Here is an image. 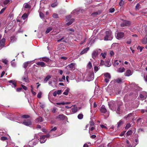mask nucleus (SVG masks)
Listing matches in <instances>:
<instances>
[{"mask_svg":"<svg viewBox=\"0 0 147 147\" xmlns=\"http://www.w3.org/2000/svg\"><path fill=\"white\" fill-rule=\"evenodd\" d=\"M109 106L110 109L112 111L115 110L116 107V105L111 102L109 104Z\"/></svg>","mask_w":147,"mask_h":147,"instance_id":"9","label":"nucleus"},{"mask_svg":"<svg viewBox=\"0 0 147 147\" xmlns=\"http://www.w3.org/2000/svg\"><path fill=\"white\" fill-rule=\"evenodd\" d=\"M100 49H97L95 50L92 52V57L94 59L98 57L99 53L101 51Z\"/></svg>","mask_w":147,"mask_h":147,"instance_id":"2","label":"nucleus"},{"mask_svg":"<svg viewBox=\"0 0 147 147\" xmlns=\"http://www.w3.org/2000/svg\"><path fill=\"white\" fill-rule=\"evenodd\" d=\"M106 55L107 54L105 53H102L100 54V56H102V58L103 59L105 58Z\"/></svg>","mask_w":147,"mask_h":147,"instance_id":"38","label":"nucleus"},{"mask_svg":"<svg viewBox=\"0 0 147 147\" xmlns=\"http://www.w3.org/2000/svg\"><path fill=\"white\" fill-rule=\"evenodd\" d=\"M5 41V39L4 38H3L0 41V46H3L4 45Z\"/></svg>","mask_w":147,"mask_h":147,"instance_id":"20","label":"nucleus"},{"mask_svg":"<svg viewBox=\"0 0 147 147\" xmlns=\"http://www.w3.org/2000/svg\"><path fill=\"white\" fill-rule=\"evenodd\" d=\"M147 96V93L146 92H141L140 95V97L142 99L144 100L146 98Z\"/></svg>","mask_w":147,"mask_h":147,"instance_id":"7","label":"nucleus"},{"mask_svg":"<svg viewBox=\"0 0 147 147\" xmlns=\"http://www.w3.org/2000/svg\"><path fill=\"white\" fill-rule=\"evenodd\" d=\"M24 8H30V6L27 3H26L24 4Z\"/></svg>","mask_w":147,"mask_h":147,"instance_id":"27","label":"nucleus"},{"mask_svg":"<svg viewBox=\"0 0 147 147\" xmlns=\"http://www.w3.org/2000/svg\"><path fill=\"white\" fill-rule=\"evenodd\" d=\"M33 143V140L30 141L29 142L28 144L26 146H25L24 147H33L34 146Z\"/></svg>","mask_w":147,"mask_h":147,"instance_id":"12","label":"nucleus"},{"mask_svg":"<svg viewBox=\"0 0 147 147\" xmlns=\"http://www.w3.org/2000/svg\"><path fill=\"white\" fill-rule=\"evenodd\" d=\"M94 77V74H90L89 76L87 78V80L89 81L92 80L93 79Z\"/></svg>","mask_w":147,"mask_h":147,"instance_id":"11","label":"nucleus"},{"mask_svg":"<svg viewBox=\"0 0 147 147\" xmlns=\"http://www.w3.org/2000/svg\"><path fill=\"white\" fill-rule=\"evenodd\" d=\"M105 77L107 78H111V76L110 74L109 73H106L104 74Z\"/></svg>","mask_w":147,"mask_h":147,"instance_id":"32","label":"nucleus"},{"mask_svg":"<svg viewBox=\"0 0 147 147\" xmlns=\"http://www.w3.org/2000/svg\"><path fill=\"white\" fill-rule=\"evenodd\" d=\"M124 35V34L123 32H119L117 33L116 37L118 39L123 38Z\"/></svg>","mask_w":147,"mask_h":147,"instance_id":"8","label":"nucleus"},{"mask_svg":"<svg viewBox=\"0 0 147 147\" xmlns=\"http://www.w3.org/2000/svg\"><path fill=\"white\" fill-rule=\"evenodd\" d=\"M6 7L3 8L0 11V14L2 13L6 9Z\"/></svg>","mask_w":147,"mask_h":147,"instance_id":"56","label":"nucleus"},{"mask_svg":"<svg viewBox=\"0 0 147 147\" xmlns=\"http://www.w3.org/2000/svg\"><path fill=\"white\" fill-rule=\"evenodd\" d=\"M132 74L131 72V70H127L125 74V75L128 76H131Z\"/></svg>","mask_w":147,"mask_h":147,"instance_id":"21","label":"nucleus"},{"mask_svg":"<svg viewBox=\"0 0 147 147\" xmlns=\"http://www.w3.org/2000/svg\"><path fill=\"white\" fill-rule=\"evenodd\" d=\"M105 35L104 37V40H111L113 38L111 31L109 30H106L105 32Z\"/></svg>","mask_w":147,"mask_h":147,"instance_id":"1","label":"nucleus"},{"mask_svg":"<svg viewBox=\"0 0 147 147\" xmlns=\"http://www.w3.org/2000/svg\"><path fill=\"white\" fill-rule=\"evenodd\" d=\"M2 61L3 63L6 64H7L8 61L6 59H2Z\"/></svg>","mask_w":147,"mask_h":147,"instance_id":"49","label":"nucleus"},{"mask_svg":"<svg viewBox=\"0 0 147 147\" xmlns=\"http://www.w3.org/2000/svg\"><path fill=\"white\" fill-rule=\"evenodd\" d=\"M40 104V107L42 108H44L45 107V105L44 104L40 102H39Z\"/></svg>","mask_w":147,"mask_h":147,"instance_id":"53","label":"nucleus"},{"mask_svg":"<svg viewBox=\"0 0 147 147\" xmlns=\"http://www.w3.org/2000/svg\"><path fill=\"white\" fill-rule=\"evenodd\" d=\"M132 132L131 130H129L127 133V135L129 136L131 135L132 133Z\"/></svg>","mask_w":147,"mask_h":147,"instance_id":"45","label":"nucleus"},{"mask_svg":"<svg viewBox=\"0 0 147 147\" xmlns=\"http://www.w3.org/2000/svg\"><path fill=\"white\" fill-rule=\"evenodd\" d=\"M105 63L104 61L102 60H101L100 64L101 65H103L104 64H105Z\"/></svg>","mask_w":147,"mask_h":147,"instance_id":"64","label":"nucleus"},{"mask_svg":"<svg viewBox=\"0 0 147 147\" xmlns=\"http://www.w3.org/2000/svg\"><path fill=\"white\" fill-rule=\"evenodd\" d=\"M22 80L26 82H28L29 80L28 78V76L26 74L24 75L22 78Z\"/></svg>","mask_w":147,"mask_h":147,"instance_id":"14","label":"nucleus"},{"mask_svg":"<svg viewBox=\"0 0 147 147\" xmlns=\"http://www.w3.org/2000/svg\"><path fill=\"white\" fill-rule=\"evenodd\" d=\"M119 61L117 60H115L114 61L113 63V65L114 67H117L119 65Z\"/></svg>","mask_w":147,"mask_h":147,"instance_id":"16","label":"nucleus"},{"mask_svg":"<svg viewBox=\"0 0 147 147\" xmlns=\"http://www.w3.org/2000/svg\"><path fill=\"white\" fill-rule=\"evenodd\" d=\"M100 12H96L92 13L91 15L93 16H96L97 15L100 14Z\"/></svg>","mask_w":147,"mask_h":147,"instance_id":"37","label":"nucleus"},{"mask_svg":"<svg viewBox=\"0 0 147 147\" xmlns=\"http://www.w3.org/2000/svg\"><path fill=\"white\" fill-rule=\"evenodd\" d=\"M1 140H2L4 141V140H7V138L6 137L3 136V137H1Z\"/></svg>","mask_w":147,"mask_h":147,"instance_id":"54","label":"nucleus"},{"mask_svg":"<svg viewBox=\"0 0 147 147\" xmlns=\"http://www.w3.org/2000/svg\"><path fill=\"white\" fill-rule=\"evenodd\" d=\"M74 21V19H71L67 23V25L68 26L71 25Z\"/></svg>","mask_w":147,"mask_h":147,"instance_id":"29","label":"nucleus"},{"mask_svg":"<svg viewBox=\"0 0 147 147\" xmlns=\"http://www.w3.org/2000/svg\"><path fill=\"white\" fill-rule=\"evenodd\" d=\"M69 92V90L68 89H66L64 92L63 93V94L67 95L68 94Z\"/></svg>","mask_w":147,"mask_h":147,"instance_id":"42","label":"nucleus"},{"mask_svg":"<svg viewBox=\"0 0 147 147\" xmlns=\"http://www.w3.org/2000/svg\"><path fill=\"white\" fill-rule=\"evenodd\" d=\"M11 86L12 87L15 88L16 87V82H13L12 84H11Z\"/></svg>","mask_w":147,"mask_h":147,"instance_id":"57","label":"nucleus"},{"mask_svg":"<svg viewBox=\"0 0 147 147\" xmlns=\"http://www.w3.org/2000/svg\"><path fill=\"white\" fill-rule=\"evenodd\" d=\"M36 64L39 65L41 66V67H44L46 66V64L45 63L42 62H39L36 63Z\"/></svg>","mask_w":147,"mask_h":147,"instance_id":"13","label":"nucleus"},{"mask_svg":"<svg viewBox=\"0 0 147 147\" xmlns=\"http://www.w3.org/2000/svg\"><path fill=\"white\" fill-rule=\"evenodd\" d=\"M98 70V68L97 66H95L94 67V71L95 72H96Z\"/></svg>","mask_w":147,"mask_h":147,"instance_id":"58","label":"nucleus"},{"mask_svg":"<svg viewBox=\"0 0 147 147\" xmlns=\"http://www.w3.org/2000/svg\"><path fill=\"white\" fill-rule=\"evenodd\" d=\"M115 10V9L113 8H112L109 9V12L111 13H112Z\"/></svg>","mask_w":147,"mask_h":147,"instance_id":"46","label":"nucleus"},{"mask_svg":"<svg viewBox=\"0 0 147 147\" xmlns=\"http://www.w3.org/2000/svg\"><path fill=\"white\" fill-rule=\"evenodd\" d=\"M144 48V47H140L139 46H138L137 47V49L138 50L139 49L140 51L141 52L142 50V49Z\"/></svg>","mask_w":147,"mask_h":147,"instance_id":"43","label":"nucleus"},{"mask_svg":"<svg viewBox=\"0 0 147 147\" xmlns=\"http://www.w3.org/2000/svg\"><path fill=\"white\" fill-rule=\"evenodd\" d=\"M32 61H28L24 63L23 64V67L26 68L28 65V64L31 63Z\"/></svg>","mask_w":147,"mask_h":147,"instance_id":"18","label":"nucleus"},{"mask_svg":"<svg viewBox=\"0 0 147 147\" xmlns=\"http://www.w3.org/2000/svg\"><path fill=\"white\" fill-rule=\"evenodd\" d=\"M52 29V28L50 27L47 28L46 31L45 33L46 34H48L51 31Z\"/></svg>","mask_w":147,"mask_h":147,"instance_id":"36","label":"nucleus"},{"mask_svg":"<svg viewBox=\"0 0 147 147\" xmlns=\"http://www.w3.org/2000/svg\"><path fill=\"white\" fill-rule=\"evenodd\" d=\"M76 64L75 63H72L68 65L65 67V69L68 70L73 71L75 68V66Z\"/></svg>","mask_w":147,"mask_h":147,"instance_id":"3","label":"nucleus"},{"mask_svg":"<svg viewBox=\"0 0 147 147\" xmlns=\"http://www.w3.org/2000/svg\"><path fill=\"white\" fill-rule=\"evenodd\" d=\"M100 126L102 128H104L106 129H107V127L106 126H105L104 125H100Z\"/></svg>","mask_w":147,"mask_h":147,"instance_id":"61","label":"nucleus"},{"mask_svg":"<svg viewBox=\"0 0 147 147\" xmlns=\"http://www.w3.org/2000/svg\"><path fill=\"white\" fill-rule=\"evenodd\" d=\"M105 66L109 67L111 66V63L109 61H107L105 63Z\"/></svg>","mask_w":147,"mask_h":147,"instance_id":"23","label":"nucleus"},{"mask_svg":"<svg viewBox=\"0 0 147 147\" xmlns=\"http://www.w3.org/2000/svg\"><path fill=\"white\" fill-rule=\"evenodd\" d=\"M57 108L55 107H54L52 108L51 109L52 112L53 113H55L57 110Z\"/></svg>","mask_w":147,"mask_h":147,"instance_id":"51","label":"nucleus"},{"mask_svg":"<svg viewBox=\"0 0 147 147\" xmlns=\"http://www.w3.org/2000/svg\"><path fill=\"white\" fill-rule=\"evenodd\" d=\"M131 126V125L130 123H128L127 124L125 127V129H127L128 128H129V127H130Z\"/></svg>","mask_w":147,"mask_h":147,"instance_id":"44","label":"nucleus"},{"mask_svg":"<svg viewBox=\"0 0 147 147\" xmlns=\"http://www.w3.org/2000/svg\"><path fill=\"white\" fill-rule=\"evenodd\" d=\"M57 1L54 3H53L51 4V6L53 7H55L58 5V3L57 2Z\"/></svg>","mask_w":147,"mask_h":147,"instance_id":"33","label":"nucleus"},{"mask_svg":"<svg viewBox=\"0 0 147 147\" xmlns=\"http://www.w3.org/2000/svg\"><path fill=\"white\" fill-rule=\"evenodd\" d=\"M42 93L41 92H39L37 94V96L38 98H41V95Z\"/></svg>","mask_w":147,"mask_h":147,"instance_id":"50","label":"nucleus"},{"mask_svg":"<svg viewBox=\"0 0 147 147\" xmlns=\"http://www.w3.org/2000/svg\"><path fill=\"white\" fill-rule=\"evenodd\" d=\"M83 115L82 114H80L78 115V117L79 119H81L83 118Z\"/></svg>","mask_w":147,"mask_h":147,"instance_id":"41","label":"nucleus"},{"mask_svg":"<svg viewBox=\"0 0 147 147\" xmlns=\"http://www.w3.org/2000/svg\"><path fill=\"white\" fill-rule=\"evenodd\" d=\"M52 17L54 18H58V15L57 14L54 13L53 14Z\"/></svg>","mask_w":147,"mask_h":147,"instance_id":"52","label":"nucleus"},{"mask_svg":"<svg viewBox=\"0 0 147 147\" xmlns=\"http://www.w3.org/2000/svg\"><path fill=\"white\" fill-rule=\"evenodd\" d=\"M90 126H92L94 125V123L93 121H90Z\"/></svg>","mask_w":147,"mask_h":147,"instance_id":"62","label":"nucleus"},{"mask_svg":"<svg viewBox=\"0 0 147 147\" xmlns=\"http://www.w3.org/2000/svg\"><path fill=\"white\" fill-rule=\"evenodd\" d=\"M42 60L47 62H48L49 61L50 59L48 58L44 57L42 58Z\"/></svg>","mask_w":147,"mask_h":147,"instance_id":"35","label":"nucleus"},{"mask_svg":"<svg viewBox=\"0 0 147 147\" xmlns=\"http://www.w3.org/2000/svg\"><path fill=\"white\" fill-rule=\"evenodd\" d=\"M124 3V1L123 0H121L119 3V5L121 6H123Z\"/></svg>","mask_w":147,"mask_h":147,"instance_id":"48","label":"nucleus"},{"mask_svg":"<svg viewBox=\"0 0 147 147\" xmlns=\"http://www.w3.org/2000/svg\"><path fill=\"white\" fill-rule=\"evenodd\" d=\"M125 70V69L124 67H120L117 69V71L120 73H122L124 72Z\"/></svg>","mask_w":147,"mask_h":147,"instance_id":"19","label":"nucleus"},{"mask_svg":"<svg viewBox=\"0 0 147 147\" xmlns=\"http://www.w3.org/2000/svg\"><path fill=\"white\" fill-rule=\"evenodd\" d=\"M28 17V15L26 13H24L22 16V18L23 20H25Z\"/></svg>","mask_w":147,"mask_h":147,"instance_id":"39","label":"nucleus"},{"mask_svg":"<svg viewBox=\"0 0 147 147\" xmlns=\"http://www.w3.org/2000/svg\"><path fill=\"white\" fill-rule=\"evenodd\" d=\"M65 116L63 115H60L58 117H57V119H59L60 120H63L65 119Z\"/></svg>","mask_w":147,"mask_h":147,"instance_id":"15","label":"nucleus"},{"mask_svg":"<svg viewBox=\"0 0 147 147\" xmlns=\"http://www.w3.org/2000/svg\"><path fill=\"white\" fill-rule=\"evenodd\" d=\"M42 118L41 117H39L37 119H36V122H40L42 121Z\"/></svg>","mask_w":147,"mask_h":147,"instance_id":"25","label":"nucleus"},{"mask_svg":"<svg viewBox=\"0 0 147 147\" xmlns=\"http://www.w3.org/2000/svg\"><path fill=\"white\" fill-rule=\"evenodd\" d=\"M131 22L128 21L124 20L121 24V26L122 27L129 26L131 24Z\"/></svg>","mask_w":147,"mask_h":147,"instance_id":"5","label":"nucleus"},{"mask_svg":"<svg viewBox=\"0 0 147 147\" xmlns=\"http://www.w3.org/2000/svg\"><path fill=\"white\" fill-rule=\"evenodd\" d=\"M142 42L144 44L147 43V37H145L142 40Z\"/></svg>","mask_w":147,"mask_h":147,"instance_id":"24","label":"nucleus"},{"mask_svg":"<svg viewBox=\"0 0 147 147\" xmlns=\"http://www.w3.org/2000/svg\"><path fill=\"white\" fill-rule=\"evenodd\" d=\"M70 103V102H60V103H57L56 104L57 105H64L65 104H68Z\"/></svg>","mask_w":147,"mask_h":147,"instance_id":"26","label":"nucleus"},{"mask_svg":"<svg viewBox=\"0 0 147 147\" xmlns=\"http://www.w3.org/2000/svg\"><path fill=\"white\" fill-rule=\"evenodd\" d=\"M140 5L138 3H137L136 6V8L137 9H138L139 8Z\"/></svg>","mask_w":147,"mask_h":147,"instance_id":"59","label":"nucleus"},{"mask_svg":"<svg viewBox=\"0 0 147 147\" xmlns=\"http://www.w3.org/2000/svg\"><path fill=\"white\" fill-rule=\"evenodd\" d=\"M51 76L50 75L47 76L45 78L44 82L45 83L47 81L51 78Z\"/></svg>","mask_w":147,"mask_h":147,"instance_id":"22","label":"nucleus"},{"mask_svg":"<svg viewBox=\"0 0 147 147\" xmlns=\"http://www.w3.org/2000/svg\"><path fill=\"white\" fill-rule=\"evenodd\" d=\"M39 16H40V17L41 18H43L44 17V15L43 14V13H41V12L40 13Z\"/></svg>","mask_w":147,"mask_h":147,"instance_id":"55","label":"nucleus"},{"mask_svg":"<svg viewBox=\"0 0 147 147\" xmlns=\"http://www.w3.org/2000/svg\"><path fill=\"white\" fill-rule=\"evenodd\" d=\"M20 123H22L25 125L29 126L32 124V122L29 119H25L24 121L19 120Z\"/></svg>","mask_w":147,"mask_h":147,"instance_id":"4","label":"nucleus"},{"mask_svg":"<svg viewBox=\"0 0 147 147\" xmlns=\"http://www.w3.org/2000/svg\"><path fill=\"white\" fill-rule=\"evenodd\" d=\"M10 0H0V4L3 6L4 5H6L10 3Z\"/></svg>","mask_w":147,"mask_h":147,"instance_id":"6","label":"nucleus"},{"mask_svg":"<svg viewBox=\"0 0 147 147\" xmlns=\"http://www.w3.org/2000/svg\"><path fill=\"white\" fill-rule=\"evenodd\" d=\"M46 140V136L45 135L41 136L40 140V143H42L45 142Z\"/></svg>","mask_w":147,"mask_h":147,"instance_id":"10","label":"nucleus"},{"mask_svg":"<svg viewBox=\"0 0 147 147\" xmlns=\"http://www.w3.org/2000/svg\"><path fill=\"white\" fill-rule=\"evenodd\" d=\"M123 123V122L122 120H120L117 123V127H119Z\"/></svg>","mask_w":147,"mask_h":147,"instance_id":"34","label":"nucleus"},{"mask_svg":"<svg viewBox=\"0 0 147 147\" xmlns=\"http://www.w3.org/2000/svg\"><path fill=\"white\" fill-rule=\"evenodd\" d=\"M21 117L23 118L26 119L28 118L29 117V116L28 115H22Z\"/></svg>","mask_w":147,"mask_h":147,"instance_id":"47","label":"nucleus"},{"mask_svg":"<svg viewBox=\"0 0 147 147\" xmlns=\"http://www.w3.org/2000/svg\"><path fill=\"white\" fill-rule=\"evenodd\" d=\"M78 108L77 107H74L72 109V111L74 113L78 111Z\"/></svg>","mask_w":147,"mask_h":147,"instance_id":"31","label":"nucleus"},{"mask_svg":"<svg viewBox=\"0 0 147 147\" xmlns=\"http://www.w3.org/2000/svg\"><path fill=\"white\" fill-rule=\"evenodd\" d=\"M100 111L102 113H105L107 111V109L104 105H102L100 109Z\"/></svg>","mask_w":147,"mask_h":147,"instance_id":"17","label":"nucleus"},{"mask_svg":"<svg viewBox=\"0 0 147 147\" xmlns=\"http://www.w3.org/2000/svg\"><path fill=\"white\" fill-rule=\"evenodd\" d=\"M125 133V131H123L120 134V136H123L124 135Z\"/></svg>","mask_w":147,"mask_h":147,"instance_id":"63","label":"nucleus"},{"mask_svg":"<svg viewBox=\"0 0 147 147\" xmlns=\"http://www.w3.org/2000/svg\"><path fill=\"white\" fill-rule=\"evenodd\" d=\"M33 144L34 145V146L38 142V140H36L35 141V140H33Z\"/></svg>","mask_w":147,"mask_h":147,"instance_id":"60","label":"nucleus"},{"mask_svg":"<svg viewBox=\"0 0 147 147\" xmlns=\"http://www.w3.org/2000/svg\"><path fill=\"white\" fill-rule=\"evenodd\" d=\"M115 82L117 83H121L122 82V80L120 78H118L115 80Z\"/></svg>","mask_w":147,"mask_h":147,"instance_id":"40","label":"nucleus"},{"mask_svg":"<svg viewBox=\"0 0 147 147\" xmlns=\"http://www.w3.org/2000/svg\"><path fill=\"white\" fill-rule=\"evenodd\" d=\"M92 63L90 61L88 64L87 65V67L89 69H90L92 67Z\"/></svg>","mask_w":147,"mask_h":147,"instance_id":"28","label":"nucleus"},{"mask_svg":"<svg viewBox=\"0 0 147 147\" xmlns=\"http://www.w3.org/2000/svg\"><path fill=\"white\" fill-rule=\"evenodd\" d=\"M89 49V48H87L85 49H84L81 52V54H83L84 53H85L87 52V51Z\"/></svg>","mask_w":147,"mask_h":147,"instance_id":"30","label":"nucleus"}]
</instances>
